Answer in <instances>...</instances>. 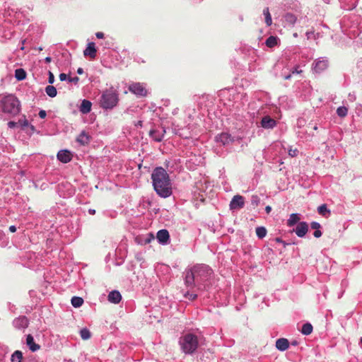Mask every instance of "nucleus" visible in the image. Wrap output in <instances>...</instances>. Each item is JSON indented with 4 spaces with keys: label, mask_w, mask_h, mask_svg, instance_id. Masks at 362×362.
Returning a JSON list of instances; mask_svg holds the SVG:
<instances>
[{
    "label": "nucleus",
    "mask_w": 362,
    "mask_h": 362,
    "mask_svg": "<svg viewBox=\"0 0 362 362\" xmlns=\"http://www.w3.org/2000/svg\"><path fill=\"white\" fill-rule=\"evenodd\" d=\"M21 321H22V322H25V324H27V320H26L25 317L22 318V319H21Z\"/></svg>",
    "instance_id": "6e6d98bb"
},
{
    "label": "nucleus",
    "mask_w": 362,
    "mask_h": 362,
    "mask_svg": "<svg viewBox=\"0 0 362 362\" xmlns=\"http://www.w3.org/2000/svg\"><path fill=\"white\" fill-rule=\"evenodd\" d=\"M313 235L315 238H320L322 235V232L317 229V230H315Z\"/></svg>",
    "instance_id": "79ce46f5"
},
{
    "label": "nucleus",
    "mask_w": 362,
    "mask_h": 362,
    "mask_svg": "<svg viewBox=\"0 0 362 362\" xmlns=\"http://www.w3.org/2000/svg\"><path fill=\"white\" fill-rule=\"evenodd\" d=\"M296 151H297L296 149L293 150V151L290 150L289 151V155H291V156H296Z\"/></svg>",
    "instance_id": "a18cd8bd"
},
{
    "label": "nucleus",
    "mask_w": 362,
    "mask_h": 362,
    "mask_svg": "<svg viewBox=\"0 0 362 362\" xmlns=\"http://www.w3.org/2000/svg\"><path fill=\"white\" fill-rule=\"evenodd\" d=\"M245 206V199L241 195H235L230 203V209L231 210L240 209Z\"/></svg>",
    "instance_id": "6e6552de"
},
{
    "label": "nucleus",
    "mask_w": 362,
    "mask_h": 362,
    "mask_svg": "<svg viewBox=\"0 0 362 362\" xmlns=\"http://www.w3.org/2000/svg\"><path fill=\"white\" fill-rule=\"evenodd\" d=\"M83 303V299L81 297L74 296L71 298V304L75 308L81 307Z\"/></svg>",
    "instance_id": "cd10ccee"
},
{
    "label": "nucleus",
    "mask_w": 362,
    "mask_h": 362,
    "mask_svg": "<svg viewBox=\"0 0 362 362\" xmlns=\"http://www.w3.org/2000/svg\"><path fill=\"white\" fill-rule=\"evenodd\" d=\"M267 232V229L263 226H259L256 228V235L260 239L266 236Z\"/></svg>",
    "instance_id": "7c9ffc66"
},
{
    "label": "nucleus",
    "mask_w": 362,
    "mask_h": 362,
    "mask_svg": "<svg viewBox=\"0 0 362 362\" xmlns=\"http://www.w3.org/2000/svg\"><path fill=\"white\" fill-rule=\"evenodd\" d=\"M216 141L223 145L228 144L233 141L231 136L228 133H221L216 136Z\"/></svg>",
    "instance_id": "2eb2a0df"
},
{
    "label": "nucleus",
    "mask_w": 362,
    "mask_h": 362,
    "mask_svg": "<svg viewBox=\"0 0 362 362\" xmlns=\"http://www.w3.org/2000/svg\"><path fill=\"white\" fill-rule=\"evenodd\" d=\"M122 299L120 293L117 291H112L108 295V300L113 303H118Z\"/></svg>",
    "instance_id": "6ab92c4d"
},
{
    "label": "nucleus",
    "mask_w": 362,
    "mask_h": 362,
    "mask_svg": "<svg viewBox=\"0 0 362 362\" xmlns=\"http://www.w3.org/2000/svg\"><path fill=\"white\" fill-rule=\"evenodd\" d=\"M289 346V342L287 339L281 338L276 340V347L277 349L284 351H286Z\"/></svg>",
    "instance_id": "f3484780"
},
{
    "label": "nucleus",
    "mask_w": 362,
    "mask_h": 362,
    "mask_svg": "<svg viewBox=\"0 0 362 362\" xmlns=\"http://www.w3.org/2000/svg\"><path fill=\"white\" fill-rule=\"evenodd\" d=\"M23 126H28V122L26 119H25L23 123Z\"/></svg>",
    "instance_id": "5fc2aeb1"
},
{
    "label": "nucleus",
    "mask_w": 362,
    "mask_h": 362,
    "mask_svg": "<svg viewBox=\"0 0 362 362\" xmlns=\"http://www.w3.org/2000/svg\"><path fill=\"white\" fill-rule=\"evenodd\" d=\"M290 78H291V75H288V76L285 77L286 79H289Z\"/></svg>",
    "instance_id": "bf43d9fd"
},
{
    "label": "nucleus",
    "mask_w": 362,
    "mask_h": 362,
    "mask_svg": "<svg viewBox=\"0 0 362 362\" xmlns=\"http://www.w3.org/2000/svg\"><path fill=\"white\" fill-rule=\"evenodd\" d=\"M9 230H10V232H11V233H14V232H16V226H11L9 227Z\"/></svg>",
    "instance_id": "c03bdc74"
},
{
    "label": "nucleus",
    "mask_w": 362,
    "mask_h": 362,
    "mask_svg": "<svg viewBox=\"0 0 362 362\" xmlns=\"http://www.w3.org/2000/svg\"><path fill=\"white\" fill-rule=\"evenodd\" d=\"M129 90L137 96L144 97L147 95V90L140 83H134L129 86Z\"/></svg>",
    "instance_id": "0eeeda50"
},
{
    "label": "nucleus",
    "mask_w": 362,
    "mask_h": 362,
    "mask_svg": "<svg viewBox=\"0 0 362 362\" xmlns=\"http://www.w3.org/2000/svg\"><path fill=\"white\" fill-rule=\"evenodd\" d=\"M88 212L90 214L93 215L95 214V209H89Z\"/></svg>",
    "instance_id": "09e8293b"
},
{
    "label": "nucleus",
    "mask_w": 362,
    "mask_h": 362,
    "mask_svg": "<svg viewBox=\"0 0 362 362\" xmlns=\"http://www.w3.org/2000/svg\"><path fill=\"white\" fill-rule=\"evenodd\" d=\"M328 67V62L326 59H318L314 66V71L320 73Z\"/></svg>",
    "instance_id": "ddd939ff"
},
{
    "label": "nucleus",
    "mask_w": 362,
    "mask_h": 362,
    "mask_svg": "<svg viewBox=\"0 0 362 362\" xmlns=\"http://www.w3.org/2000/svg\"><path fill=\"white\" fill-rule=\"evenodd\" d=\"M96 52H97V50L95 48V43L89 42L87 45V47L83 51V54H84V56H86V57L88 56L90 57V59H93L96 57Z\"/></svg>",
    "instance_id": "9d476101"
},
{
    "label": "nucleus",
    "mask_w": 362,
    "mask_h": 362,
    "mask_svg": "<svg viewBox=\"0 0 362 362\" xmlns=\"http://www.w3.org/2000/svg\"><path fill=\"white\" fill-rule=\"evenodd\" d=\"M361 344H362V337H361Z\"/></svg>",
    "instance_id": "052dcab7"
},
{
    "label": "nucleus",
    "mask_w": 362,
    "mask_h": 362,
    "mask_svg": "<svg viewBox=\"0 0 362 362\" xmlns=\"http://www.w3.org/2000/svg\"><path fill=\"white\" fill-rule=\"evenodd\" d=\"M293 37H298V34L296 33H293Z\"/></svg>",
    "instance_id": "13d9d810"
},
{
    "label": "nucleus",
    "mask_w": 362,
    "mask_h": 362,
    "mask_svg": "<svg viewBox=\"0 0 362 362\" xmlns=\"http://www.w3.org/2000/svg\"><path fill=\"white\" fill-rule=\"evenodd\" d=\"M186 298H188L189 300H194L197 298V295L195 293H190L189 292H187L185 294Z\"/></svg>",
    "instance_id": "f704fd0d"
},
{
    "label": "nucleus",
    "mask_w": 362,
    "mask_h": 362,
    "mask_svg": "<svg viewBox=\"0 0 362 362\" xmlns=\"http://www.w3.org/2000/svg\"><path fill=\"white\" fill-rule=\"evenodd\" d=\"M72 155L67 150L59 151L57 153V158L62 163H66L71 160Z\"/></svg>",
    "instance_id": "9b49d317"
},
{
    "label": "nucleus",
    "mask_w": 362,
    "mask_h": 362,
    "mask_svg": "<svg viewBox=\"0 0 362 362\" xmlns=\"http://www.w3.org/2000/svg\"><path fill=\"white\" fill-rule=\"evenodd\" d=\"M259 198L257 196H252V204L254 206H257L259 203Z\"/></svg>",
    "instance_id": "c9c22d12"
},
{
    "label": "nucleus",
    "mask_w": 362,
    "mask_h": 362,
    "mask_svg": "<svg viewBox=\"0 0 362 362\" xmlns=\"http://www.w3.org/2000/svg\"><path fill=\"white\" fill-rule=\"evenodd\" d=\"M301 72H302L301 70L298 71L297 69H295V70H293L292 71V74H295V73L299 74V73H301Z\"/></svg>",
    "instance_id": "3c124183"
},
{
    "label": "nucleus",
    "mask_w": 362,
    "mask_h": 362,
    "mask_svg": "<svg viewBox=\"0 0 362 362\" xmlns=\"http://www.w3.org/2000/svg\"><path fill=\"white\" fill-rule=\"evenodd\" d=\"M26 344L32 351H36L40 348L39 344L35 343L33 337L31 334L27 335Z\"/></svg>",
    "instance_id": "a211bd4d"
},
{
    "label": "nucleus",
    "mask_w": 362,
    "mask_h": 362,
    "mask_svg": "<svg viewBox=\"0 0 362 362\" xmlns=\"http://www.w3.org/2000/svg\"><path fill=\"white\" fill-rule=\"evenodd\" d=\"M318 213L326 218L330 215V211L327 209L326 204H322L317 208Z\"/></svg>",
    "instance_id": "4be33fe9"
},
{
    "label": "nucleus",
    "mask_w": 362,
    "mask_h": 362,
    "mask_svg": "<svg viewBox=\"0 0 362 362\" xmlns=\"http://www.w3.org/2000/svg\"><path fill=\"white\" fill-rule=\"evenodd\" d=\"M281 244L283 245V246H284V247H286V245H288V244H287V243H286L284 241V243H281Z\"/></svg>",
    "instance_id": "4d7b16f0"
},
{
    "label": "nucleus",
    "mask_w": 362,
    "mask_h": 362,
    "mask_svg": "<svg viewBox=\"0 0 362 362\" xmlns=\"http://www.w3.org/2000/svg\"><path fill=\"white\" fill-rule=\"evenodd\" d=\"M294 231L298 237L303 238L308 231V225L305 222H300Z\"/></svg>",
    "instance_id": "1a4fd4ad"
},
{
    "label": "nucleus",
    "mask_w": 362,
    "mask_h": 362,
    "mask_svg": "<svg viewBox=\"0 0 362 362\" xmlns=\"http://www.w3.org/2000/svg\"><path fill=\"white\" fill-rule=\"evenodd\" d=\"M194 274L197 278V289L204 290L205 286H202V284L209 280L212 275L213 271L209 266L206 264H197L192 267Z\"/></svg>",
    "instance_id": "f03ea898"
},
{
    "label": "nucleus",
    "mask_w": 362,
    "mask_h": 362,
    "mask_svg": "<svg viewBox=\"0 0 362 362\" xmlns=\"http://www.w3.org/2000/svg\"><path fill=\"white\" fill-rule=\"evenodd\" d=\"M45 92L47 94V95H49L51 98L55 97L57 94V88L51 85L47 86L45 88Z\"/></svg>",
    "instance_id": "a878e982"
},
{
    "label": "nucleus",
    "mask_w": 362,
    "mask_h": 362,
    "mask_svg": "<svg viewBox=\"0 0 362 362\" xmlns=\"http://www.w3.org/2000/svg\"><path fill=\"white\" fill-rule=\"evenodd\" d=\"M310 226L313 229L317 230L320 228V224L317 222L313 221L311 223Z\"/></svg>",
    "instance_id": "4c0bfd02"
},
{
    "label": "nucleus",
    "mask_w": 362,
    "mask_h": 362,
    "mask_svg": "<svg viewBox=\"0 0 362 362\" xmlns=\"http://www.w3.org/2000/svg\"><path fill=\"white\" fill-rule=\"evenodd\" d=\"M157 239L160 243H166L170 238L169 233L165 229L160 230L157 233Z\"/></svg>",
    "instance_id": "dca6fc26"
},
{
    "label": "nucleus",
    "mask_w": 362,
    "mask_h": 362,
    "mask_svg": "<svg viewBox=\"0 0 362 362\" xmlns=\"http://www.w3.org/2000/svg\"><path fill=\"white\" fill-rule=\"evenodd\" d=\"M60 81H64L67 78V76L66 74L62 73L59 76Z\"/></svg>",
    "instance_id": "a19ab883"
},
{
    "label": "nucleus",
    "mask_w": 362,
    "mask_h": 362,
    "mask_svg": "<svg viewBox=\"0 0 362 362\" xmlns=\"http://www.w3.org/2000/svg\"><path fill=\"white\" fill-rule=\"evenodd\" d=\"M313 326L310 323H305L303 325L301 332L305 335H308L313 332Z\"/></svg>",
    "instance_id": "bb28decb"
},
{
    "label": "nucleus",
    "mask_w": 362,
    "mask_h": 362,
    "mask_svg": "<svg viewBox=\"0 0 362 362\" xmlns=\"http://www.w3.org/2000/svg\"><path fill=\"white\" fill-rule=\"evenodd\" d=\"M91 105L89 100H83L80 107V111L83 114L88 113L91 110Z\"/></svg>",
    "instance_id": "aec40b11"
},
{
    "label": "nucleus",
    "mask_w": 362,
    "mask_h": 362,
    "mask_svg": "<svg viewBox=\"0 0 362 362\" xmlns=\"http://www.w3.org/2000/svg\"><path fill=\"white\" fill-rule=\"evenodd\" d=\"M182 350L185 354H193L199 345L198 338L193 334H186L179 341Z\"/></svg>",
    "instance_id": "7ed1b4c3"
},
{
    "label": "nucleus",
    "mask_w": 362,
    "mask_h": 362,
    "mask_svg": "<svg viewBox=\"0 0 362 362\" xmlns=\"http://www.w3.org/2000/svg\"><path fill=\"white\" fill-rule=\"evenodd\" d=\"M151 179L153 189L160 197L166 198L172 194L170 177L163 168H156L151 174Z\"/></svg>",
    "instance_id": "f257e3e1"
},
{
    "label": "nucleus",
    "mask_w": 362,
    "mask_h": 362,
    "mask_svg": "<svg viewBox=\"0 0 362 362\" xmlns=\"http://www.w3.org/2000/svg\"><path fill=\"white\" fill-rule=\"evenodd\" d=\"M15 77L18 81H22L26 77V72L23 69H17L15 71Z\"/></svg>",
    "instance_id": "393cba45"
},
{
    "label": "nucleus",
    "mask_w": 362,
    "mask_h": 362,
    "mask_svg": "<svg viewBox=\"0 0 362 362\" xmlns=\"http://www.w3.org/2000/svg\"><path fill=\"white\" fill-rule=\"evenodd\" d=\"M1 107L4 112L16 115L20 112V102L14 95H9L2 99Z\"/></svg>",
    "instance_id": "20e7f679"
},
{
    "label": "nucleus",
    "mask_w": 362,
    "mask_h": 362,
    "mask_svg": "<svg viewBox=\"0 0 362 362\" xmlns=\"http://www.w3.org/2000/svg\"><path fill=\"white\" fill-rule=\"evenodd\" d=\"M8 124L10 127H14L15 123L13 122H9Z\"/></svg>",
    "instance_id": "864d4df0"
},
{
    "label": "nucleus",
    "mask_w": 362,
    "mask_h": 362,
    "mask_svg": "<svg viewBox=\"0 0 362 362\" xmlns=\"http://www.w3.org/2000/svg\"><path fill=\"white\" fill-rule=\"evenodd\" d=\"M76 141L84 146L89 143L90 137L85 132H82L77 137Z\"/></svg>",
    "instance_id": "412c9836"
},
{
    "label": "nucleus",
    "mask_w": 362,
    "mask_h": 362,
    "mask_svg": "<svg viewBox=\"0 0 362 362\" xmlns=\"http://www.w3.org/2000/svg\"><path fill=\"white\" fill-rule=\"evenodd\" d=\"M275 240H276V242L279 243H284V240H282L279 238H276Z\"/></svg>",
    "instance_id": "603ef678"
},
{
    "label": "nucleus",
    "mask_w": 362,
    "mask_h": 362,
    "mask_svg": "<svg viewBox=\"0 0 362 362\" xmlns=\"http://www.w3.org/2000/svg\"><path fill=\"white\" fill-rule=\"evenodd\" d=\"M118 94L112 89L105 91L101 97L100 104L103 108L112 109L118 103Z\"/></svg>",
    "instance_id": "39448f33"
},
{
    "label": "nucleus",
    "mask_w": 362,
    "mask_h": 362,
    "mask_svg": "<svg viewBox=\"0 0 362 362\" xmlns=\"http://www.w3.org/2000/svg\"><path fill=\"white\" fill-rule=\"evenodd\" d=\"M47 115V113H46V111L45 110H40L39 112V117L42 119H44Z\"/></svg>",
    "instance_id": "ea45409f"
},
{
    "label": "nucleus",
    "mask_w": 362,
    "mask_h": 362,
    "mask_svg": "<svg viewBox=\"0 0 362 362\" xmlns=\"http://www.w3.org/2000/svg\"><path fill=\"white\" fill-rule=\"evenodd\" d=\"M261 125L265 129H272L276 125V122L269 116H265L262 119Z\"/></svg>",
    "instance_id": "f8f14e48"
},
{
    "label": "nucleus",
    "mask_w": 362,
    "mask_h": 362,
    "mask_svg": "<svg viewBox=\"0 0 362 362\" xmlns=\"http://www.w3.org/2000/svg\"><path fill=\"white\" fill-rule=\"evenodd\" d=\"M83 73V69L82 68H78L77 69V74H82Z\"/></svg>",
    "instance_id": "de8ad7c7"
},
{
    "label": "nucleus",
    "mask_w": 362,
    "mask_h": 362,
    "mask_svg": "<svg viewBox=\"0 0 362 362\" xmlns=\"http://www.w3.org/2000/svg\"><path fill=\"white\" fill-rule=\"evenodd\" d=\"M278 38L275 36H269L265 42L266 45L268 47H274L277 45Z\"/></svg>",
    "instance_id": "b1692460"
},
{
    "label": "nucleus",
    "mask_w": 362,
    "mask_h": 362,
    "mask_svg": "<svg viewBox=\"0 0 362 362\" xmlns=\"http://www.w3.org/2000/svg\"><path fill=\"white\" fill-rule=\"evenodd\" d=\"M51 61H52V58H51V57H47L45 58V62H46L47 63H49Z\"/></svg>",
    "instance_id": "8fccbe9b"
},
{
    "label": "nucleus",
    "mask_w": 362,
    "mask_h": 362,
    "mask_svg": "<svg viewBox=\"0 0 362 362\" xmlns=\"http://www.w3.org/2000/svg\"><path fill=\"white\" fill-rule=\"evenodd\" d=\"M80 335L83 340H87L91 337L90 331L86 328H83L80 331Z\"/></svg>",
    "instance_id": "473e14b6"
},
{
    "label": "nucleus",
    "mask_w": 362,
    "mask_h": 362,
    "mask_svg": "<svg viewBox=\"0 0 362 362\" xmlns=\"http://www.w3.org/2000/svg\"><path fill=\"white\" fill-rule=\"evenodd\" d=\"M95 35L98 39H102L104 37V33L102 32H98L95 33Z\"/></svg>",
    "instance_id": "37998d69"
},
{
    "label": "nucleus",
    "mask_w": 362,
    "mask_h": 362,
    "mask_svg": "<svg viewBox=\"0 0 362 362\" xmlns=\"http://www.w3.org/2000/svg\"><path fill=\"white\" fill-rule=\"evenodd\" d=\"M185 284L187 288H193L197 287V278L194 274L192 267L185 272Z\"/></svg>",
    "instance_id": "423d86ee"
},
{
    "label": "nucleus",
    "mask_w": 362,
    "mask_h": 362,
    "mask_svg": "<svg viewBox=\"0 0 362 362\" xmlns=\"http://www.w3.org/2000/svg\"><path fill=\"white\" fill-rule=\"evenodd\" d=\"M263 13L265 16V23L267 25H271L272 23V17L268 8H266L263 11Z\"/></svg>",
    "instance_id": "2f4dec72"
},
{
    "label": "nucleus",
    "mask_w": 362,
    "mask_h": 362,
    "mask_svg": "<svg viewBox=\"0 0 362 362\" xmlns=\"http://www.w3.org/2000/svg\"><path fill=\"white\" fill-rule=\"evenodd\" d=\"M48 82L50 84H52L54 82V76L51 71H49Z\"/></svg>",
    "instance_id": "e433bc0d"
},
{
    "label": "nucleus",
    "mask_w": 362,
    "mask_h": 362,
    "mask_svg": "<svg viewBox=\"0 0 362 362\" xmlns=\"http://www.w3.org/2000/svg\"><path fill=\"white\" fill-rule=\"evenodd\" d=\"M23 359V354L21 351H16L11 356L12 362H21Z\"/></svg>",
    "instance_id": "c756f323"
},
{
    "label": "nucleus",
    "mask_w": 362,
    "mask_h": 362,
    "mask_svg": "<svg viewBox=\"0 0 362 362\" xmlns=\"http://www.w3.org/2000/svg\"><path fill=\"white\" fill-rule=\"evenodd\" d=\"M300 217L297 214H292L290 215L288 220L287 221V225L288 226H293L298 222Z\"/></svg>",
    "instance_id": "5701e85b"
},
{
    "label": "nucleus",
    "mask_w": 362,
    "mask_h": 362,
    "mask_svg": "<svg viewBox=\"0 0 362 362\" xmlns=\"http://www.w3.org/2000/svg\"><path fill=\"white\" fill-rule=\"evenodd\" d=\"M265 211L267 214H269L272 211V207L270 206H267L265 208Z\"/></svg>",
    "instance_id": "49530a36"
},
{
    "label": "nucleus",
    "mask_w": 362,
    "mask_h": 362,
    "mask_svg": "<svg viewBox=\"0 0 362 362\" xmlns=\"http://www.w3.org/2000/svg\"><path fill=\"white\" fill-rule=\"evenodd\" d=\"M285 21L290 25H293L297 21V17L292 13H287L285 16Z\"/></svg>",
    "instance_id": "c85d7f7f"
},
{
    "label": "nucleus",
    "mask_w": 362,
    "mask_h": 362,
    "mask_svg": "<svg viewBox=\"0 0 362 362\" xmlns=\"http://www.w3.org/2000/svg\"><path fill=\"white\" fill-rule=\"evenodd\" d=\"M165 133V130L163 129L161 130L153 129L150 131L149 135L154 141L160 142L163 140Z\"/></svg>",
    "instance_id": "4468645a"
},
{
    "label": "nucleus",
    "mask_w": 362,
    "mask_h": 362,
    "mask_svg": "<svg viewBox=\"0 0 362 362\" xmlns=\"http://www.w3.org/2000/svg\"><path fill=\"white\" fill-rule=\"evenodd\" d=\"M78 81H79V78L78 76L69 78V82H73L74 83H77L78 82Z\"/></svg>",
    "instance_id": "58836bf2"
},
{
    "label": "nucleus",
    "mask_w": 362,
    "mask_h": 362,
    "mask_svg": "<svg viewBox=\"0 0 362 362\" xmlns=\"http://www.w3.org/2000/svg\"><path fill=\"white\" fill-rule=\"evenodd\" d=\"M347 112L348 109L344 106L339 107L337 110V113L340 117H344L346 116Z\"/></svg>",
    "instance_id": "72a5a7b5"
}]
</instances>
